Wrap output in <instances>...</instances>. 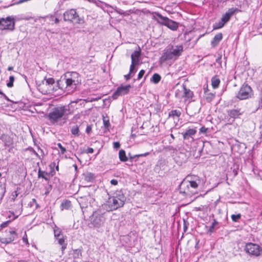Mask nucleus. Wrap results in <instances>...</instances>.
<instances>
[{"label":"nucleus","mask_w":262,"mask_h":262,"mask_svg":"<svg viewBox=\"0 0 262 262\" xmlns=\"http://www.w3.org/2000/svg\"><path fill=\"white\" fill-rule=\"evenodd\" d=\"M32 202H33L34 203H35L36 204V207H37L38 206V205L37 204L36 200L35 199H32Z\"/></svg>","instance_id":"58"},{"label":"nucleus","mask_w":262,"mask_h":262,"mask_svg":"<svg viewBox=\"0 0 262 262\" xmlns=\"http://www.w3.org/2000/svg\"><path fill=\"white\" fill-rule=\"evenodd\" d=\"M94 175L91 173L88 172L84 174V180L86 182H91L94 179Z\"/></svg>","instance_id":"28"},{"label":"nucleus","mask_w":262,"mask_h":262,"mask_svg":"<svg viewBox=\"0 0 262 262\" xmlns=\"http://www.w3.org/2000/svg\"><path fill=\"white\" fill-rule=\"evenodd\" d=\"M118 181L116 179H112L111 181V184L113 185H117L118 184Z\"/></svg>","instance_id":"50"},{"label":"nucleus","mask_w":262,"mask_h":262,"mask_svg":"<svg viewBox=\"0 0 262 262\" xmlns=\"http://www.w3.org/2000/svg\"><path fill=\"white\" fill-rule=\"evenodd\" d=\"M1 139L4 141L6 145L10 146L13 144V139L9 135L3 134L1 137Z\"/></svg>","instance_id":"16"},{"label":"nucleus","mask_w":262,"mask_h":262,"mask_svg":"<svg viewBox=\"0 0 262 262\" xmlns=\"http://www.w3.org/2000/svg\"><path fill=\"white\" fill-rule=\"evenodd\" d=\"M58 244L62 246L61 249L63 251L67 248V244L66 243V238L62 236L61 238H57Z\"/></svg>","instance_id":"24"},{"label":"nucleus","mask_w":262,"mask_h":262,"mask_svg":"<svg viewBox=\"0 0 262 262\" xmlns=\"http://www.w3.org/2000/svg\"><path fill=\"white\" fill-rule=\"evenodd\" d=\"M131 75H132V74H130L129 73L128 74L124 75V78H125V79L126 80H128L131 78V76H132Z\"/></svg>","instance_id":"53"},{"label":"nucleus","mask_w":262,"mask_h":262,"mask_svg":"<svg viewBox=\"0 0 262 262\" xmlns=\"http://www.w3.org/2000/svg\"><path fill=\"white\" fill-rule=\"evenodd\" d=\"M245 251L252 256L258 257L262 255V248L256 244L247 243L245 246Z\"/></svg>","instance_id":"6"},{"label":"nucleus","mask_w":262,"mask_h":262,"mask_svg":"<svg viewBox=\"0 0 262 262\" xmlns=\"http://www.w3.org/2000/svg\"><path fill=\"white\" fill-rule=\"evenodd\" d=\"M54 21L55 24H58L59 23V19L58 18H55Z\"/></svg>","instance_id":"57"},{"label":"nucleus","mask_w":262,"mask_h":262,"mask_svg":"<svg viewBox=\"0 0 262 262\" xmlns=\"http://www.w3.org/2000/svg\"><path fill=\"white\" fill-rule=\"evenodd\" d=\"M67 111V107L64 105H61L53 108L49 113L45 115L46 118L51 125H60L62 123H60L62 119L66 115Z\"/></svg>","instance_id":"1"},{"label":"nucleus","mask_w":262,"mask_h":262,"mask_svg":"<svg viewBox=\"0 0 262 262\" xmlns=\"http://www.w3.org/2000/svg\"><path fill=\"white\" fill-rule=\"evenodd\" d=\"M261 104H259V106H260L261 107H262V98H261Z\"/></svg>","instance_id":"64"},{"label":"nucleus","mask_w":262,"mask_h":262,"mask_svg":"<svg viewBox=\"0 0 262 262\" xmlns=\"http://www.w3.org/2000/svg\"><path fill=\"white\" fill-rule=\"evenodd\" d=\"M22 239H23V241L26 244V245L29 246V241L28 239V236H27V234L26 232L25 233Z\"/></svg>","instance_id":"41"},{"label":"nucleus","mask_w":262,"mask_h":262,"mask_svg":"<svg viewBox=\"0 0 262 262\" xmlns=\"http://www.w3.org/2000/svg\"><path fill=\"white\" fill-rule=\"evenodd\" d=\"M207 130V128H206V127H205L204 126L202 127L200 129V132L202 133H206Z\"/></svg>","instance_id":"56"},{"label":"nucleus","mask_w":262,"mask_h":262,"mask_svg":"<svg viewBox=\"0 0 262 262\" xmlns=\"http://www.w3.org/2000/svg\"><path fill=\"white\" fill-rule=\"evenodd\" d=\"M180 52V47L176 46H171L168 47L165 52L163 53L162 56L160 58V60L162 62H164L167 60H175L178 59Z\"/></svg>","instance_id":"3"},{"label":"nucleus","mask_w":262,"mask_h":262,"mask_svg":"<svg viewBox=\"0 0 262 262\" xmlns=\"http://www.w3.org/2000/svg\"><path fill=\"white\" fill-rule=\"evenodd\" d=\"M18 262H28V261L26 260H18Z\"/></svg>","instance_id":"62"},{"label":"nucleus","mask_w":262,"mask_h":262,"mask_svg":"<svg viewBox=\"0 0 262 262\" xmlns=\"http://www.w3.org/2000/svg\"><path fill=\"white\" fill-rule=\"evenodd\" d=\"M145 73V71L144 70H141L139 72L138 75V79H140L142 78L143 76L144 75Z\"/></svg>","instance_id":"44"},{"label":"nucleus","mask_w":262,"mask_h":262,"mask_svg":"<svg viewBox=\"0 0 262 262\" xmlns=\"http://www.w3.org/2000/svg\"><path fill=\"white\" fill-rule=\"evenodd\" d=\"M138 64L136 63H134V62H132L131 63V64L130 66V68H129V73L130 74H132L134 73L135 72V67Z\"/></svg>","instance_id":"36"},{"label":"nucleus","mask_w":262,"mask_h":262,"mask_svg":"<svg viewBox=\"0 0 262 262\" xmlns=\"http://www.w3.org/2000/svg\"><path fill=\"white\" fill-rule=\"evenodd\" d=\"M86 152L87 154H92V153L94 152V149L93 148H91V147H89L86 149Z\"/></svg>","instance_id":"49"},{"label":"nucleus","mask_w":262,"mask_h":262,"mask_svg":"<svg viewBox=\"0 0 262 262\" xmlns=\"http://www.w3.org/2000/svg\"><path fill=\"white\" fill-rule=\"evenodd\" d=\"M15 20L13 16H8L6 18L0 17V29L13 31L15 29Z\"/></svg>","instance_id":"5"},{"label":"nucleus","mask_w":262,"mask_h":262,"mask_svg":"<svg viewBox=\"0 0 262 262\" xmlns=\"http://www.w3.org/2000/svg\"><path fill=\"white\" fill-rule=\"evenodd\" d=\"M251 93V88L247 84H244L238 91L236 97L240 100L246 99L250 97Z\"/></svg>","instance_id":"10"},{"label":"nucleus","mask_w":262,"mask_h":262,"mask_svg":"<svg viewBox=\"0 0 262 262\" xmlns=\"http://www.w3.org/2000/svg\"><path fill=\"white\" fill-rule=\"evenodd\" d=\"M222 38L223 34L221 33L216 34L211 42L212 47L214 48L216 47Z\"/></svg>","instance_id":"15"},{"label":"nucleus","mask_w":262,"mask_h":262,"mask_svg":"<svg viewBox=\"0 0 262 262\" xmlns=\"http://www.w3.org/2000/svg\"><path fill=\"white\" fill-rule=\"evenodd\" d=\"M7 218L8 219V220L5 222H3L2 224H1L0 226L2 229L7 227L10 223L14 221L12 220V218L11 217L10 215H7Z\"/></svg>","instance_id":"29"},{"label":"nucleus","mask_w":262,"mask_h":262,"mask_svg":"<svg viewBox=\"0 0 262 262\" xmlns=\"http://www.w3.org/2000/svg\"><path fill=\"white\" fill-rule=\"evenodd\" d=\"M46 82L50 84H53L55 82V80L53 78H49L46 80Z\"/></svg>","instance_id":"47"},{"label":"nucleus","mask_w":262,"mask_h":262,"mask_svg":"<svg viewBox=\"0 0 262 262\" xmlns=\"http://www.w3.org/2000/svg\"><path fill=\"white\" fill-rule=\"evenodd\" d=\"M98 99H99V98H93V99H91V100H89V99H88L84 100V101L86 102H93V101H94L96 100H98Z\"/></svg>","instance_id":"54"},{"label":"nucleus","mask_w":262,"mask_h":262,"mask_svg":"<svg viewBox=\"0 0 262 262\" xmlns=\"http://www.w3.org/2000/svg\"><path fill=\"white\" fill-rule=\"evenodd\" d=\"M63 19L66 21L76 22L79 23L80 19L75 9L68 10L63 13Z\"/></svg>","instance_id":"8"},{"label":"nucleus","mask_w":262,"mask_h":262,"mask_svg":"<svg viewBox=\"0 0 262 262\" xmlns=\"http://www.w3.org/2000/svg\"><path fill=\"white\" fill-rule=\"evenodd\" d=\"M71 206V202L69 200H65L61 204L62 209H69Z\"/></svg>","instance_id":"26"},{"label":"nucleus","mask_w":262,"mask_h":262,"mask_svg":"<svg viewBox=\"0 0 262 262\" xmlns=\"http://www.w3.org/2000/svg\"><path fill=\"white\" fill-rule=\"evenodd\" d=\"M231 17L227 14V12L224 14L221 19L223 20V21H225L226 23H227L230 19Z\"/></svg>","instance_id":"35"},{"label":"nucleus","mask_w":262,"mask_h":262,"mask_svg":"<svg viewBox=\"0 0 262 262\" xmlns=\"http://www.w3.org/2000/svg\"><path fill=\"white\" fill-rule=\"evenodd\" d=\"M17 233L15 230H6L0 238L2 243L8 244L13 242L17 237Z\"/></svg>","instance_id":"9"},{"label":"nucleus","mask_w":262,"mask_h":262,"mask_svg":"<svg viewBox=\"0 0 262 262\" xmlns=\"http://www.w3.org/2000/svg\"><path fill=\"white\" fill-rule=\"evenodd\" d=\"M161 77L160 75L157 73H155L151 77V81L155 84L158 83L161 80Z\"/></svg>","instance_id":"25"},{"label":"nucleus","mask_w":262,"mask_h":262,"mask_svg":"<svg viewBox=\"0 0 262 262\" xmlns=\"http://www.w3.org/2000/svg\"><path fill=\"white\" fill-rule=\"evenodd\" d=\"M23 211L22 204H14L12 206L11 210L7 212V215L13 214L12 220H15L20 216Z\"/></svg>","instance_id":"11"},{"label":"nucleus","mask_w":262,"mask_h":262,"mask_svg":"<svg viewBox=\"0 0 262 262\" xmlns=\"http://www.w3.org/2000/svg\"><path fill=\"white\" fill-rule=\"evenodd\" d=\"M165 26L173 30H176L178 27L177 24L175 22L169 19V18L168 20H167V23Z\"/></svg>","instance_id":"21"},{"label":"nucleus","mask_w":262,"mask_h":262,"mask_svg":"<svg viewBox=\"0 0 262 262\" xmlns=\"http://www.w3.org/2000/svg\"><path fill=\"white\" fill-rule=\"evenodd\" d=\"M56 165H56V163L55 162H53L51 163V164L50 165V167L52 169V170L51 171V176H54L55 173V172L54 170V168L55 167Z\"/></svg>","instance_id":"37"},{"label":"nucleus","mask_w":262,"mask_h":262,"mask_svg":"<svg viewBox=\"0 0 262 262\" xmlns=\"http://www.w3.org/2000/svg\"><path fill=\"white\" fill-rule=\"evenodd\" d=\"M156 15L159 18V19H157V21L159 23L165 26L167 23V20H168V18L166 17H163L161 14L159 13H155Z\"/></svg>","instance_id":"20"},{"label":"nucleus","mask_w":262,"mask_h":262,"mask_svg":"<svg viewBox=\"0 0 262 262\" xmlns=\"http://www.w3.org/2000/svg\"><path fill=\"white\" fill-rule=\"evenodd\" d=\"M196 130L194 129H189L183 134L184 139H193L192 136L196 134Z\"/></svg>","instance_id":"17"},{"label":"nucleus","mask_w":262,"mask_h":262,"mask_svg":"<svg viewBox=\"0 0 262 262\" xmlns=\"http://www.w3.org/2000/svg\"><path fill=\"white\" fill-rule=\"evenodd\" d=\"M104 125L105 127H107L110 125V122L108 120H103Z\"/></svg>","instance_id":"55"},{"label":"nucleus","mask_w":262,"mask_h":262,"mask_svg":"<svg viewBox=\"0 0 262 262\" xmlns=\"http://www.w3.org/2000/svg\"><path fill=\"white\" fill-rule=\"evenodd\" d=\"M241 215L240 214H238L236 215L232 214L231 215V219L233 222H237V220L241 218Z\"/></svg>","instance_id":"39"},{"label":"nucleus","mask_w":262,"mask_h":262,"mask_svg":"<svg viewBox=\"0 0 262 262\" xmlns=\"http://www.w3.org/2000/svg\"><path fill=\"white\" fill-rule=\"evenodd\" d=\"M228 116L230 117L228 121L230 124L232 123L235 119L239 118V116L243 114L241 108L231 109L227 111Z\"/></svg>","instance_id":"13"},{"label":"nucleus","mask_w":262,"mask_h":262,"mask_svg":"<svg viewBox=\"0 0 262 262\" xmlns=\"http://www.w3.org/2000/svg\"><path fill=\"white\" fill-rule=\"evenodd\" d=\"M125 198L123 194H117L116 195L110 197L107 202L109 206V211L117 209L123 206Z\"/></svg>","instance_id":"4"},{"label":"nucleus","mask_w":262,"mask_h":262,"mask_svg":"<svg viewBox=\"0 0 262 262\" xmlns=\"http://www.w3.org/2000/svg\"><path fill=\"white\" fill-rule=\"evenodd\" d=\"M149 155V152H146L144 154H139V155H136L134 156V157H146Z\"/></svg>","instance_id":"45"},{"label":"nucleus","mask_w":262,"mask_h":262,"mask_svg":"<svg viewBox=\"0 0 262 262\" xmlns=\"http://www.w3.org/2000/svg\"><path fill=\"white\" fill-rule=\"evenodd\" d=\"M226 23L225 21H223V20L221 19L220 21H219L218 23H215V24L214 25V29H217L222 28Z\"/></svg>","instance_id":"31"},{"label":"nucleus","mask_w":262,"mask_h":262,"mask_svg":"<svg viewBox=\"0 0 262 262\" xmlns=\"http://www.w3.org/2000/svg\"><path fill=\"white\" fill-rule=\"evenodd\" d=\"M63 80L66 84V88L69 90L75 89L81 83L80 75L76 72H67L64 75Z\"/></svg>","instance_id":"2"},{"label":"nucleus","mask_w":262,"mask_h":262,"mask_svg":"<svg viewBox=\"0 0 262 262\" xmlns=\"http://www.w3.org/2000/svg\"><path fill=\"white\" fill-rule=\"evenodd\" d=\"M119 158L121 162H126L128 160V158L126 156L125 150L121 149L119 152Z\"/></svg>","instance_id":"22"},{"label":"nucleus","mask_w":262,"mask_h":262,"mask_svg":"<svg viewBox=\"0 0 262 262\" xmlns=\"http://www.w3.org/2000/svg\"><path fill=\"white\" fill-rule=\"evenodd\" d=\"M57 146L60 148L61 154H64L66 152V148L62 146L61 143H57Z\"/></svg>","instance_id":"40"},{"label":"nucleus","mask_w":262,"mask_h":262,"mask_svg":"<svg viewBox=\"0 0 262 262\" xmlns=\"http://www.w3.org/2000/svg\"><path fill=\"white\" fill-rule=\"evenodd\" d=\"M120 143L118 142H115L113 143V147L115 148L118 149L120 147Z\"/></svg>","instance_id":"48"},{"label":"nucleus","mask_w":262,"mask_h":262,"mask_svg":"<svg viewBox=\"0 0 262 262\" xmlns=\"http://www.w3.org/2000/svg\"><path fill=\"white\" fill-rule=\"evenodd\" d=\"M205 97L206 101L208 102H210L214 99V95L211 93H209L206 94Z\"/></svg>","instance_id":"32"},{"label":"nucleus","mask_w":262,"mask_h":262,"mask_svg":"<svg viewBox=\"0 0 262 262\" xmlns=\"http://www.w3.org/2000/svg\"><path fill=\"white\" fill-rule=\"evenodd\" d=\"M5 192V188L2 185H0V200H2L3 198Z\"/></svg>","instance_id":"42"},{"label":"nucleus","mask_w":262,"mask_h":262,"mask_svg":"<svg viewBox=\"0 0 262 262\" xmlns=\"http://www.w3.org/2000/svg\"><path fill=\"white\" fill-rule=\"evenodd\" d=\"M141 54V49L139 47H138V50L135 51L131 55L132 62L138 64L140 60Z\"/></svg>","instance_id":"14"},{"label":"nucleus","mask_w":262,"mask_h":262,"mask_svg":"<svg viewBox=\"0 0 262 262\" xmlns=\"http://www.w3.org/2000/svg\"><path fill=\"white\" fill-rule=\"evenodd\" d=\"M60 82H61V80L58 81V82H57V84H58V86H59V88H60Z\"/></svg>","instance_id":"63"},{"label":"nucleus","mask_w":262,"mask_h":262,"mask_svg":"<svg viewBox=\"0 0 262 262\" xmlns=\"http://www.w3.org/2000/svg\"><path fill=\"white\" fill-rule=\"evenodd\" d=\"M218 224V222L216 221L215 220H214L213 222L212 223L211 226L209 228V231L211 232H212L214 230L215 226Z\"/></svg>","instance_id":"38"},{"label":"nucleus","mask_w":262,"mask_h":262,"mask_svg":"<svg viewBox=\"0 0 262 262\" xmlns=\"http://www.w3.org/2000/svg\"><path fill=\"white\" fill-rule=\"evenodd\" d=\"M220 83V80L216 77H213L211 79V85L213 89H216L219 87Z\"/></svg>","instance_id":"23"},{"label":"nucleus","mask_w":262,"mask_h":262,"mask_svg":"<svg viewBox=\"0 0 262 262\" xmlns=\"http://www.w3.org/2000/svg\"><path fill=\"white\" fill-rule=\"evenodd\" d=\"M38 178H41L47 181H49V180H50V178L51 177L50 176L49 173H48L47 172H46L45 171L41 170L40 169H39L38 170Z\"/></svg>","instance_id":"18"},{"label":"nucleus","mask_w":262,"mask_h":262,"mask_svg":"<svg viewBox=\"0 0 262 262\" xmlns=\"http://www.w3.org/2000/svg\"><path fill=\"white\" fill-rule=\"evenodd\" d=\"M130 88L131 86L130 84L118 87L116 91L113 93L112 98L114 99H116L119 96L124 95L128 94Z\"/></svg>","instance_id":"12"},{"label":"nucleus","mask_w":262,"mask_h":262,"mask_svg":"<svg viewBox=\"0 0 262 262\" xmlns=\"http://www.w3.org/2000/svg\"><path fill=\"white\" fill-rule=\"evenodd\" d=\"M14 81V77L10 76L9 77V81L7 83V86L9 88H11L13 86V82Z\"/></svg>","instance_id":"34"},{"label":"nucleus","mask_w":262,"mask_h":262,"mask_svg":"<svg viewBox=\"0 0 262 262\" xmlns=\"http://www.w3.org/2000/svg\"><path fill=\"white\" fill-rule=\"evenodd\" d=\"M13 67H9L8 68V71H12V70H13Z\"/></svg>","instance_id":"60"},{"label":"nucleus","mask_w":262,"mask_h":262,"mask_svg":"<svg viewBox=\"0 0 262 262\" xmlns=\"http://www.w3.org/2000/svg\"><path fill=\"white\" fill-rule=\"evenodd\" d=\"M25 0H19L17 3L18 4H21V3H25Z\"/></svg>","instance_id":"59"},{"label":"nucleus","mask_w":262,"mask_h":262,"mask_svg":"<svg viewBox=\"0 0 262 262\" xmlns=\"http://www.w3.org/2000/svg\"><path fill=\"white\" fill-rule=\"evenodd\" d=\"M222 56L220 55L216 59V62L218 63H219L220 65L221 64L222 61H221Z\"/></svg>","instance_id":"52"},{"label":"nucleus","mask_w":262,"mask_h":262,"mask_svg":"<svg viewBox=\"0 0 262 262\" xmlns=\"http://www.w3.org/2000/svg\"><path fill=\"white\" fill-rule=\"evenodd\" d=\"M71 133L75 136H78L79 134V129L78 125H75L72 127L71 130Z\"/></svg>","instance_id":"30"},{"label":"nucleus","mask_w":262,"mask_h":262,"mask_svg":"<svg viewBox=\"0 0 262 262\" xmlns=\"http://www.w3.org/2000/svg\"><path fill=\"white\" fill-rule=\"evenodd\" d=\"M55 168H56V170L58 171L59 170V166H58V164H57L56 167H55Z\"/></svg>","instance_id":"61"},{"label":"nucleus","mask_w":262,"mask_h":262,"mask_svg":"<svg viewBox=\"0 0 262 262\" xmlns=\"http://www.w3.org/2000/svg\"><path fill=\"white\" fill-rule=\"evenodd\" d=\"M241 10H239L238 8H231L228 9V10L226 12L227 14L231 17L232 15H233L234 14L240 12Z\"/></svg>","instance_id":"27"},{"label":"nucleus","mask_w":262,"mask_h":262,"mask_svg":"<svg viewBox=\"0 0 262 262\" xmlns=\"http://www.w3.org/2000/svg\"><path fill=\"white\" fill-rule=\"evenodd\" d=\"M202 182L201 179L198 176H187L181 182V186L188 187L189 185L194 189L198 188L199 184Z\"/></svg>","instance_id":"7"},{"label":"nucleus","mask_w":262,"mask_h":262,"mask_svg":"<svg viewBox=\"0 0 262 262\" xmlns=\"http://www.w3.org/2000/svg\"><path fill=\"white\" fill-rule=\"evenodd\" d=\"M183 88L184 89V94L183 97L186 98L187 99H191L193 96V92L189 89H186L185 85H183Z\"/></svg>","instance_id":"19"},{"label":"nucleus","mask_w":262,"mask_h":262,"mask_svg":"<svg viewBox=\"0 0 262 262\" xmlns=\"http://www.w3.org/2000/svg\"><path fill=\"white\" fill-rule=\"evenodd\" d=\"M189 225V223L183 219V230L184 232H185L187 231V227Z\"/></svg>","instance_id":"43"},{"label":"nucleus","mask_w":262,"mask_h":262,"mask_svg":"<svg viewBox=\"0 0 262 262\" xmlns=\"http://www.w3.org/2000/svg\"><path fill=\"white\" fill-rule=\"evenodd\" d=\"M18 193L17 192V190L15 191L12 194V197L11 198L12 200L14 201L15 200V199L16 198V197L18 196Z\"/></svg>","instance_id":"46"},{"label":"nucleus","mask_w":262,"mask_h":262,"mask_svg":"<svg viewBox=\"0 0 262 262\" xmlns=\"http://www.w3.org/2000/svg\"><path fill=\"white\" fill-rule=\"evenodd\" d=\"M92 131V127L91 125H89L86 127V132L88 133V134H90Z\"/></svg>","instance_id":"51"},{"label":"nucleus","mask_w":262,"mask_h":262,"mask_svg":"<svg viewBox=\"0 0 262 262\" xmlns=\"http://www.w3.org/2000/svg\"><path fill=\"white\" fill-rule=\"evenodd\" d=\"M54 236L56 238H59L61 234V230L57 227H55L54 229Z\"/></svg>","instance_id":"33"}]
</instances>
